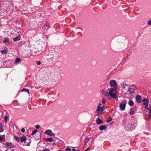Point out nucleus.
I'll return each mask as SVG.
<instances>
[{
	"mask_svg": "<svg viewBox=\"0 0 151 151\" xmlns=\"http://www.w3.org/2000/svg\"><path fill=\"white\" fill-rule=\"evenodd\" d=\"M117 89V87H114L113 88H109V98H115L116 96V93H113L115 91H116Z\"/></svg>",
	"mask_w": 151,
	"mask_h": 151,
	"instance_id": "obj_1",
	"label": "nucleus"
},
{
	"mask_svg": "<svg viewBox=\"0 0 151 151\" xmlns=\"http://www.w3.org/2000/svg\"><path fill=\"white\" fill-rule=\"evenodd\" d=\"M51 76L53 81H56L59 79V75L55 73V72L54 73H52Z\"/></svg>",
	"mask_w": 151,
	"mask_h": 151,
	"instance_id": "obj_2",
	"label": "nucleus"
},
{
	"mask_svg": "<svg viewBox=\"0 0 151 151\" xmlns=\"http://www.w3.org/2000/svg\"><path fill=\"white\" fill-rule=\"evenodd\" d=\"M109 85L111 87H117L116 86L117 85L116 82L114 80H111L110 81Z\"/></svg>",
	"mask_w": 151,
	"mask_h": 151,
	"instance_id": "obj_3",
	"label": "nucleus"
},
{
	"mask_svg": "<svg viewBox=\"0 0 151 151\" xmlns=\"http://www.w3.org/2000/svg\"><path fill=\"white\" fill-rule=\"evenodd\" d=\"M143 105L145 106V109L147 108L149 101L147 99H145L142 100Z\"/></svg>",
	"mask_w": 151,
	"mask_h": 151,
	"instance_id": "obj_4",
	"label": "nucleus"
},
{
	"mask_svg": "<svg viewBox=\"0 0 151 151\" xmlns=\"http://www.w3.org/2000/svg\"><path fill=\"white\" fill-rule=\"evenodd\" d=\"M132 124L133 123H131V125H130L129 126L128 125V127L130 128V130H131L134 129L137 126V124L136 123H134L133 125H132Z\"/></svg>",
	"mask_w": 151,
	"mask_h": 151,
	"instance_id": "obj_5",
	"label": "nucleus"
},
{
	"mask_svg": "<svg viewBox=\"0 0 151 151\" xmlns=\"http://www.w3.org/2000/svg\"><path fill=\"white\" fill-rule=\"evenodd\" d=\"M136 87H134V88H130L128 90V91L129 92L130 94L133 93L135 92Z\"/></svg>",
	"mask_w": 151,
	"mask_h": 151,
	"instance_id": "obj_6",
	"label": "nucleus"
},
{
	"mask_svg": "<svg viewBox=\"0 0 151 151\" xmlns=\"http://www.w3.org/2000/svg\"><path fill=\"white\" fill-rule=\"evenodd\" d=\"M101 107L97 106L96 112L97 113L96 115L99 116L100 114V111H101Z\"/></svg>",
	"mask_w": 151,
	"mask_h": 151,
	"instance_id": "obj_7",
	"label": "nucleus"
},
{
	"mask_svg": "<svg viewBox=\"0 0 151 151\" xmlns=\"http://www.w3.org/2000/svg\"><path fill=\"white\" fill-rule=\"evenodd\" d=\"M126 103L120 104L119 105V108L122 111H124L125 109Z\"/></svg>",
	"mask_w": 151,
	"mask_h": 151,
	"instance_id": "obj_8",
	"label": "nucleus"
},
{
	"mask_svg": "<svg viewBox=\"0 0 151 151\" xmlns=\"http://www.w3.org/2000/svg\"><path fill=\"white\" fill-rule=\"evenodd\" d=\"M58 58L57 55L54 54L53 55V56L50 58V59L51 61H53L56 60Z\"/></svg>",
	"mask_w": 151,
	"mask_h": 151,
	"instance_id": "obj_9",
	"label": "nucleus"
},
{
	"mask_svg": "<svg viewBox=\"0 0 151 151\" xmlns=\"http://www.w3.org/2000/svg\"><path fill=\"white\" fill-rule=\"evenodd\" d=\"M136 99L137 102L139 103H140L141 102V97L139 95H138L137 96Z\"/></svg>",
	"mask_w": 151,
	"mask_h": 151,
	"instance_id": "obj_10",
	"label": "nucleus"
},
{
	"mask_svg": "<svg viewBox=\"0 0 151 151\" xmlns=\"http://www.w3.org/2000/svg\"><path fill=\"white\" fill-rule=\"evenodd\" d=\"M27 138L25 136H23L20 137V142L25 143L26 142Z\"/></svg>",
	"mask_w": 151,
	"mask_h": 151,
	"instance_id": "obj_11",
	"label": "nucleus"
},
{
	"mask_svg": "<svg viewBox=\"0 0 151 151\" xmlns=\"http://www.w3.org/2000/svg\"><path fill=\"white\" fill-rule=\"evenodd\" d=\"M6 147H14V145L11 142L7 143L5 144Z\"/></svg>",
	"mask_w": 151,
	"mask_h": 151,
	"instance_id": "obj_12",
	"label": "nucleus"
},
{
	"mask_svg": "<svg viewBox=\"0 0 151 151\" xmlns=\"http://www.w3.org/2000/svg\"><path fill=\"white\" fill-rule=\"evenodd\" d=\"M8 51V50L6 47H5L4 50L1 51V53L3 54H6Z\"/></svg>",
	"mask_w": 151,
	"mask_h": 151,
	"instance_id": "obj_13",
	"label": "nucleus"
},
{
	"mask_svg": "<svg viewBox=\"0 0 151 151\" xmlns=\"http://www.w3.org/2000/svg\"><path fill=\"white\" fill-rule=\"evenodd\" d=\"M96 121V124L99 125L103 122V121L99 118H98Z\"/></svg>",
	"mask_w": 151,
	"mask_h": 151,
	"instance_id": "obj_14",
	"label": "nucleus"
},
{
	"mask_svg": "<svg viewBox=\"0 0 151 151\" xmlns=\"http://www.w3.org/2000/svg\"><path fill=\"white\" fill-rule=\"evenodd\" d=\"M21 36L19 35L17 36L16 37H14L13 39L14 41H18L20 40Z\"/></svg>",
	"mask_w": 151,
	"mask_h": 151,
	"instance_id": "obj_15",
	"label": "nucleus"
},
{
	"mask_svg": "<svg viewBox=\"0 0 151 151\" xmlns=\"http://www.w3.org/2000/svg\"><path fill=\"white\" fill-rule=\"evenodd\" d=\"M101 92L103 94H104V95L106 96H108L109 95V93H108L107 92H106L104 91V90H102L101 91Z\"/></svg>",
	"mask_w": 151,
	"mask_h": 151,
	"instance_id": "obj_16",
	"label": "nucleus"
},
{
	"mask_svg": "<svg viewBox=\"0 0 151 151\" xmlns=\"http://www.w3.org/2000/svg\"><path fill=\"white\" fill-rule=\"evenodd\" d=\"M106 127L104 126L103 125H102L99 126V129L100 130H103L106 129Z\"/></svg>",
	"mask_w": 151,
	"mask_h": 151,
	"instance_id": "obj_17",
	"label": "nucleus"
},
{
	"mask_svg": "<svg viewBox=\"0 0 151 151\" xmlns=\"http://www.w3.org/2000/svg\"><path fill=\"white\" fill-rule=\"evenodd\" d=\"M134 109L133 108H132L130 109V111L129 112L130 114L131 115H133L134 113Z\"/></svg>",
	"mask_w": 151,
	"mask_h": 151,
	"instance_id": "obj_18",
	"label": "nucleus"
},
{
	"mask_svg": "<svg viewBox=\"0 0 151 151\" xmlns=\"http://www.w3.org/2000/svg\"><path fill=\"white\" fill-rule=\"evenodd\" d=\"M24 91L28 93L29 94V90L27 88H23L21 90V91L22 92H23Z\"/></svg>",
	"mask_w": 151,
	"mask_h": 151,
	"instance_id": "obj_19",
	"label": "nucleus"
},
{
	"mask_svg": "<svg viewBox=\"0 0 151 151\" xmlns=\"http://www.w3.org/2000/svg\"><path fill=\"white\" fill-rule=\"evenodd\" d=\"M9 39L8 38L6 37L3 40V42L4 43L8 42H9Z\"/></svg>",
	"mask_w": 151,
	"mask_h": 151,
	"instance_id": "obj_20",
	"label": "nucleus"
},
{
	"mask_svg": "<svg viewBox=\"0 0 151 151\" xmlns=\"http://www.w3.org/2000/svg\"><path fill=\"white\" fill-rule=\"evenodd\" d=\"M21 61V59L19 58H17L15 60V61L14 62L15 63H18L19 62H20Z\"/></svg>",
	"mask_w": 151,
	"mask_h": 151,
	"instance_id": "obj_21",
	"label": "nucleus"
},
{
	"mask_svg": "<svg viewBox=\"0 0 151 151\" xmlns=\"http://www.w3.org/2000/svg\"><path fill=\"white\" fill-rule=\"evenodd\" d=\"M129 104L131 106H132L134 105V102L131 99H130L129 102Z\"/></svg>",
	"mask_w": 151,
	"mask_h": 151,
	"instance_id": "obj_22",
	"label": "nucleus"
},
{
	"mask_svg": "<svg viewBox=\"0 0 151 151\" xmlns=\"http://www.w3.org/2000/svg\"><path fill=\"white\" fill-rule=\"evenodd\" d=\"M44 27L46 29H48L50 28L49 24L47 23H46L44 25Z\"/></svg>",
	"mask_w": 151,
	"mask_h": 151,
	"instance_id": "obj_23",
	"label": "nucleus"
},
{
	"mask_svg": "<svg viewBox=\"0 0 151 151\" xmlns=\"http://www.w3.org/2000/svg\"><path fill=\"white\" fill-rule=\"evenodd\" d=\"M14 137L15 138L16 140L18 142H20V137H18L17 136H14Z\"/></svg>",
	"mask_w": 151,
	"mask_h": 151,
	"instance_id": "obj_24",
	"label": "nucleus"
},
{
	"mask_svg": "<svg viewBox=\"0 0 151 151\" xmlns=\"http://www.w3.org/2000/svg\"><path fill=\"white\" fill-rule=\"evenodd\" d=\"M51 130H47L45 132V133L47 135H50L51 132Z\"/></svg>",
	"mask_w": 151,
	"mask_h": 151,
	"instance_id": "obj_25",
	"label": "nucleus"
},
{
	"mask_svg": "<svg viewBox=\"0 0 151 151\" xmlns=\"http://www.w3.org/2000/svg\"><path fill=\"white\" fill-rule=\"evenodd\" d=\"M46 140L47 141H49L50 142H51L53 141V139L52 138L49 137L48 138L46 139Z\"/></svg>",
	"mask_w": 151,
	"mask_h": 151,
	"instance_id": "obj_26",
	"label": "nucleus"
},
{
	"mask_svg": "<svg viewBox=\"0 0 151 151\" xmlns=\"http://www.w3.org/2000/svg\"><path fill=\"white\" fill-rule=\"evenodd\" d=\"M122 87L123 89H125L126 87H127L128 85L126 83H123Z\"/></svg>",
	"mask_w": 151,
	"mask_h": 151,
	"instance_id": "obj_27",
	"label": "nucleus"
},
{
	"mask_svg": "<svg viewBox=\"0 0 151 151\" xmlns=\"http://www.w3.org/2000/svg\"><path fill=\"white\" fill-rule=\"evenodd\" d=\"M90 139L88 137H86V139L84 141V142L86 143L88 142L89 141Z\"/></svg>",
	"mask_w": 151,
	"mask_h": 151,
	"instance_id": "obj_28",
	"label": "nucleus"
},
{
	"mask_svg": "<svg viewBox=\"0 0 151 151\" xmlns=\"http://www.w3.org/2000/svg\"><path fill=\"white\" fill-rule=\"evenodd\" d=\"M37 129H35L32 132V135H34L37 132Z\"/></svg>",
	"mask_w": 151,
	"mask_h": 151,
	"instance_id": "obj_29",
	"label": "nucleus"
},
{
	"mask_svg": "<svg viewBox=\"0 0 151 151\" xmlns=\"http://www.w3.org/2000/svg\"><path fill=\"white\" fill-rule=\"evenodd\" d=\"M4 129L3 128V127L2 125H1V126H0V132H2L3 131Z\"/></svg>",
	"mask_w": 151,
	"mask_h": 151,
	"instance_id": "obj_30",
	"label": "nucleus"
},
{
	"mask_svg": "<svg viewBox=\"0 0 151 151\" xmlns=\"http://www.w3.org/2000/svg\"><path fill=\"white\" fill-rule=\"evenodd\" d=\"M105 108L104 106H102L101 107V113H100V114H102L103 113V111L104 109Z\"/></svg>",
	"mask_w": 151,
	"mask_h": 151,
	"instance_id": "obj_31",
	"label": "nucleus"
},
{
	"mask_svg": "<svg viewBox=\"0 0 151 151\" xmlns=\"http://www.w3.org/2000/svg\"><path fill=\"white\" fill-rule=\"evenodd\" d=\"M8 118V117L7 116H5V118H4V121L6 123L7 120Z\"/></svg>",
	"mask_w": 151,
	"mask_h": 151,
	"instance_id": "obj_32",
	"label": "nucleus"
},
{
	"mask_svg": "<svg viewBox=\"0 0 151 151\" xmlns=\"http://www.w3.org/2000/svg\"><path fill=\"white\" fill-rule=\"evenodd\" d=\"M71 149L69 147H67L65 149L66 151H71Z\"/></svg>",
	"mask_w": 151,
	"mask_h": 151,
	"instance_id": "obj_33",
	"label": "nucleus"
},
{
	"mask_svg": "<svg viewBox=\"0 0 151 151\" xmlns=\"http://www.w3.org/2000/svg\"><path fill=\"white\" fill-rule=\"evenodd\" d=\"M147 23L149 25H151V19H150V20H148L147 21Z\"/></svg>",
	"mask_w": 151,
	"mask_h": 151,
	"instance_id": "obj_34",
	"label": "nucleus"
},
{
	"mask_svg": "<svg viewBox=\"0 0 151 151\" xmlns=\"http://www.w3.org/2000/svg\"><path fill=\"white\" fill-rule=\"evenodd\" d=\"M102 102L103 104H104L106 102V100L104 99H103L102 100Z\"/></svg>",
	"mask_w": 151,
	"mask_h": 151,
	"instance_id": "obj_35",
	"label": "nucleus"
},
{
	"mask_svg": "<svg viewBox=\"0 0 151 151\" xmlns=\"http://www.w3.org/2000/svg\"><path fill=\"white\" fill-rule=\"evenodd\" d=\"M112 120V119L111 118H110L108 120H107L106 122L107 123L110 122Z\"/></svg>",
	"mask_w": 151,
	"mask_h": 151,
	"instance_id": "obj_36",
	"label": "nucleus"
},
{
	"mask_svg": "<svg viewBox=\"0 0 151 151\" xmlns=\"http://www.w3.org/2000/svg\"><path fill=\"white\" fill-rule=\"evenodd\" d=\"M21 132L23 133H24L25 132V129H24V128H22L21 129Z\"/></svg>",
	"mask_w": 151,
	"mask_h": 151,
	"instance_id": "obj_37",
	"label": "nucleus"
},
{
	"mask_svg": "<svg viewBox=\"0 0 151 151\" xmlns=\"http://www.w3.org/2000/svg\"><path fill=\"white\" fill-rule=\"evenodd\" d=\"M50 135L51 137H54L55 134L51 132Z\"/></svg>",
	"mask_w": 151,
	"mask_h": 151,
	"instance_id": "obj_38",
	"label": "nucleus"
},
{
	"mask_svg": "<svg viewBox=\"0 0 151 151\" xmlns=\"http://www.w3.org/2000/svg\"><path fill=\"white\" fill-rule=\"evenodd\" d=\"M146 109H148V110H151V105H150L149 106V108H148V106L147 107V108Z\"/></svg>",
	"mask_w": 151,
	"mask_h": 151,
	"instance_id": "obj_39",
	"label": "nucleus"
},
{
	"mask_svg": "<svg viewBox=\"0 0 151 151\" xmlns=\"http://www.w3.org/2000/svg\"><path fill=\"white\" fill-rule=\"evenodd\" d=\"M36 63L37 65H40L41 64V63L39 61H37L36 62Z\"/></svg>",
	"mask_w": 151,
	"mask_h": 151,
	"instance_id": "obj_40",
	"label": "nucleus"
},
{
	"mask_svg": "<svg viewBox=\"0 0 151 151\" xmlns=\"http://www.w3.org/2000/svg\"><path fill=\"white\" fill-rule=\"evenodd\" d=\"M40 127V126L39 125H37L36 126V128L37 129H39Z\"/></svg>",
	"mask_w": 151,
	"mask_h": 151,
	"instance_id": "obj_41",
	"label": "nucleus"
},
{
	"mask_svg": "<svg viewBox=\"0 0 151 151\" xmlns=\"http://www.w3.org/2000/svg\"><path fill=\"white\" fill-rule=\"evenodd\" d=\"M5 151H18V150H16V149H14L13 150H6Z\"/></svg>",
	"mask_w": 151,
	"mask_h": 151,
	"instance_id": "obj_42",
	"label": "nucleus"
},
{
	"mask_svg": "<svg viewBox=\"0 0 151 151\" xmlns=\"http://www.w3.org/2000/svg\"><path fill=\"white\" fill-rule=\"evenodd\" d=\"M3 140V138L0 135V141H1Z\"/></svg>",
	"mask_w": 151,
	"mask_h": 151,
	"instance_id": "obj_43",
	"label": "nucleus"
},
{
	"mask_svg": "<svg viewBox=\"0 0 151 151\" xmlns=\"http://www.w3.org/2000/svg\"><path fill=\"white\" fill-rule=\"evenodd\" d=\"M149 111V115L150 116H151V110H148Z\"/></svg>",
	"mask_w": 151,
	"mask_h": 151,
	"instance_id": "obj_44",
	"label": "nucleus"
},
{
	"mask_svg": "<svg viewBox=\"0 0 151 151\" xmlns=\"http://www.w3.org/2000/svg\"><path fill=\"white\" fill-rule=\"evenodd\" d=\"M44 151H50L49 149H45Z\"/></svg>",
	"mask_w": 151,
	"mask_h": 151,
	"instance_id": "obj_45",
	"label": "nucleus"
},
{
	"mask_svg": "<svg viewBox=\"0 0 151 151\" xmlns=\"http://www.w3.org/2000/svg\"><path fill=\"white\" fill-rule=\"evenodd\" d=\"M89 149V148H88L86 150H85L84 151H88Z\"/></svg>",
	"mask_w": 151,
	"mask_h": 151,
	"instance_id": "obj_46",
	"label": "nucleus"
},
{
	"mask_svg": "<svg viewBox=\"0 0 151 151\" xmlns=\"http://www.w3.org/2000/svg\"><path fill=\"white\" fill-rule=\"evenodd\" d=\"M101 105H102V104L101 103V104H100L98 106H99V107H101Z\"/></svg>",
	"mask_w": 151,
	"mask_h": 151,
	"instance_id": "obj_47",
	"label": "nucleus"
},
{
	"mask_svg": "<svg viewBox=\"0 0 151 151\" xmlns=\"http://www.w3.org/2000/svg\"><path fill=\"white\" fill-rule=\"evenodd\" d=\"M76 150V149L75 148H73L72 149V151H75Z\"/></svg>",
	"mask_w": 151,
	"mask_h": 151,
	"instance_id": "obj_48",
	"label": "nucleus"
},
{
	"mask_svg": "<svg viewBox=\"0 0 151 151\" xmlns=\"http://www.w3.org/2000/svg\"><path fill=\"white\" fill-rule=\"evenodd\" d=\"M57 151H61L60 150H58Z\"/></svg>",
	"mask_w": 151,
	"mask_h": 151,
	"instance_id": "obj_49",
	"label": "nucleus"
},
{
	"mask_svg": "<svg viewBox=\"0 0 151 151\" xmlns=\"http://www.w3.org/2000/svg\"><path fill=\"white\" fill-rule=\"evenodd\" d=\"M77 151H80L79 150H77Z\"/></svg>",
	"mask_w": 151,
	"mask_h": 151,
	"instance_id": "obj_50",
	"label": "nucleus"
}]
</instances>
